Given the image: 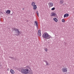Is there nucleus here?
I'll use <instances>...</instances> for the list:
<instances>
[{"label": "nucleus", "instance_id": "f257e3e1", "mask_svg": "<svg viewBox=\"0 0 74 74\" xmlns=\"http://www.w3.org/2000/svg\"><path fill=\"white\" fill-rule=\"evenodd\" d=\"M12 30H13V31H15V33L16 34H14V36H19L20 34L22 32H20L19 30L17 29H16L15 28H12Z\"/></svg>", "mask_w": 74, "mask_h": 74}, {"label": "nucleus", "instance_id": "f03ea898", "mask_svg": "<svg viewBox=\"0 0 74 74\" xmlns=\"http://www.w3.org/2000/svg\"><path fill=\"white\" fill-rule=\"evenodd\" d=\"M42 37H43V38H46L45 40L49 39V38H52V37L47 33H45L44 34H43Z\"/></svg>", "mask_w": 74, "mask_h": 74}, {"label": "nucleus", "instance_id": "7ed1b4c3", "mask_svg": "<svg viewBox=\"0 0 74 74\" xmlns=\"http://www.w3.org/2000/svg\"><path fill=\"white\" fill-rule=\"evenodd\" d=\"M21 72L22 73L27 74L30 73V71L28 69H22L21 70Z\"/></svg>", "mask_w": 74, "mask_h": 74}, {"label": "nucleus", "instance_id": "20e7f679", "mask_svg": "<svg viewBox=\"0 0 74 74\" xmlns=\"http://www.w3.org/2000/svg\"><path fill=\"white\" fill-rule=\"evenodd\" d=\"M62 72H67V68L64 67L62 69Z\"/></svg>", "mask_w": 74, "mask_h": 74}, {"label": "nucleus", "instance_id": "39448f33", "mask_svg": "<svg viewBox=\"0 0 74 74\" xmlns=\"http://www.w3.org/2000/svg\"><path fill=\"white\" fill-rule=\"evenodd\" d=\"M51 16H55L56 15V14L55 13L52 12V13H51Z\"/></svg>", "mask_w": 74, "mask_h": 74}, {"label": "nucleus", "instance_id": "423d86ee", "mask_svg": "<svg viewBox=\"0 0 74 74\" xmlns=\"http://www.w3.org/2000/svg\"><path fill=\"white\" fill-rule=\"evenodd\" d=\"M49 7H53V3L50 2L49 3Z\"/></svg>", "mask_w": 74, "mask_h": 74}, {"label": "nucleus", "instance_id": "0eeeda50", "mask_svg": "<svg viewBox=\"0 0 74 74\" xmlns=\"http://www.w3.org/2000/svg\"><path fill=\"white\" fill-rule=\"evenodd\" d=\"M68 16H69V14H64V18H66V17H67Z\"/></svg>", "mask_w": 74, "mask_h": 74}, {"label": "nucleus", "instance_id": "6e6552de", "mask_svg": "<svg viewBox=\"0 0 74 74\" xmlns=\"http://www.w3.org/2000/svg\"><path fill=\"white\" fill-rule=\"evenodd\" d=\"M6 14H10V13H11V11L10 10H8L6 11Z\"/></svg>", "mask_w": 74, "mask_h": 74}, {"label": "nucleus", "instance_id": "1a4fd4ad", "mask_svg": "<svg viewBox=\"0 0 74 74\" xmlns=\"http://www.w3.org/2000/svg\"><path fill=\"white\" fill-rule=\"evenodd\" d=\"M10 72L12 74H14L15 73V71L12 69H11L10 70Z\"/></svg>", "mask_w": 74, "mask_h": 74}, {"label": "nucleus", "instance_id": "9d476101", "mask_svg": "<svg viewBox=\"0 0 74 74\" xmlns=\"http://www.w3.org/2000/svg\"><path fill=\"white\" fill-rule=\"evenodd\" d=\"M26 68H27V69H29V70H31V68H30V67L29 66H26Z\"/></svg>", "mask_w": 74, "mask_h": 74}, {"label": "nucleus", "instance_id": "9b49d317", "mask_svg": "<svg viewBox=\"0 0 74 74\" xmlns=\"http://www.w3.org/2000/svg\"><path fill=\"white\" fill-rule=\"evenodd\" d=\"M53 19L54 21L56 22H58V19L56 18H54Z\"/></svg>", "mask_w": 74, "mask_h": 74}, {"label": "nucleus", "instance_id": "f8f14e48", "mask_svg": "<svg viewBox=\"0 0 74 74\" xmlns=\"http://www.w3.org/2000/svg\"><path fill=\"white\" fill-rule=\"evenodd\" d=\"M33 8L34 10H36L37 9V5H34L33 6Z\"/></svg>", "mask_w": 74, "mask_h": 74}, {"label": "nucleus", "instance_id": "ddd939ff", "mask_svg": "<svg viewBox=\"0 0 74 74\" xmlns=\"http://www.w3.org/2000/svg\"><path fill=\"white\" fill-rule=\"evenodd\" d=\"M34 25L35 26H36V25H38V23H37V21H36L34 22Z\"/></svg>", "mask_w": 74, "mask_h": 74}, {"label": "nucleus", "instance_id": "4468645a", "mask_svg": "<svg viewBox=\"0 0 74 74\" xmlns=\"http://www.w3.org/2000/svg\"><path fill=\"white\" fill-rule=\"evenodd\" d=\"M34 5H35V3L34 2H33L32 3V6H34Z\"/></svg>", "mask_w": 74, "mask_h": 74}, {"label": "nucleus", "instance_id": "2eb2a0df", "mask_svg": "<svg viewBox=\"0 0 74 74\" xmlns=\"http://www.w3.org/2000/svg\"><path fill=\"white\" fill-rule=\"evenodd\" d=\"M60 1V4H63V1L62 0Z\"/></svg>", "mask_w": 74, "mask_h": 74}, {"label": "nucleus", "instance_id": "dca6fc26", "mask_svg": "<svg viewBox=\"0 0 74 74\" xmlns=\"http://www.w3.org/2000/svg\"><path fill=\"white\" fill-rule=\"evenodd\" d=\"M36 14L38 16H39V14H38V11H36Z\"/></svg>", "mask_w": 74, "mask_h": 74}, {"label": "nucleus", "instance_id": "f3484780", "mask_svg": "<svg viewBox=\"0 0 74 74\" xmlns=\"http://www.w3.org/2000/svg\"><path fill=\"white\" fill-rule=\"evenodd\" d=\"M55 10V7L51 9L52 11H53V10Z\"/></svg>", "mask_w": 74, "mask_h": 74}, {"label": "nucleus", "instance_id": "a211bd4d", "mask_svg": "<svg viewBox=\"0 0 74 74\" xmlns=\"http://www.w3.org/2000/svg\"><path fill=\"white\" fill-rule=\"evenodd\" d=\"M38 36H41V33H38Z\"/></svg>", "mask_w": 74, "mask_h": 74}, {"label": "nucleus", "instance_id": "6ab92c4d", "mask_svg": "<svg viewBox=\"0 0 74 74\" xmlns=\"http://www.w3.org/2000/svg\"><path fill=\"white\" fill-rule=\"evenodd\" d=\"M62 22H65V21L64 20V19H62Z\"/></svg>", "mask_w": 74, "mask_h": 74}, {"label": "nucleus", "instance_id": "aec40b11", "mask_svg": "<svg viewBox=\"0 0 74 74\" xmlns=\"http://www.w3.org/2000/svg\"><path fill=\"white\" fill-rule=\"evenodd\" d=\"M13 13H14V12H13V11L11 12V14H10V15H12V14H13Z\"/></svg>", "mask_w": 74, "mask_h": 74}, {"label": "nucleus", "instance_id": "412c9836", "mask_svg": "<svg viewBox=\"0 0 74 74\" xmlns=\"http://www.w3.org/2000/svg\"><path fill=\"white\" fill-rule=\"evenodd\" d=\"M41 33V31L40 30H39L38 31V33Z\"/></svg>", "mask_w": 74, "mask_h": 74}, {"label": "nucleus", "instance_id": "4be33fe9", "mask_svg": "<svg viewBox=\"0 0 74 74\" xmlns=\"http://www.w3.org/2000/svg\"><path fill=\"white\" fill-rule=\"evenodd\" d=\"M9 58H10L11 59H14V57H10V56H9Z\"/></svg>", "mask_w": 74, "mask_h": 74}, {"label": "nucleus", "instance_id": "5701e85b", "mask_svg": "<svg viewBox=\"0 0 74 74\" xmlns=\"http://www.w3.org/2000/svg\"><path fill=\"white\" fill-rule=\"evenodd\" d=\"M45 51L46 52H47V51H48L47 50V49L46 48H45Z\"/></svg>", "mask_w": 74, "mask_h": 74}, {"label": "nucleus", "instance_id": "b1692460", "mask_svg": "<svg viewBox=\"0 0 74 74\" xmlns=\"http://www.w3.org/2000/svg\"><path fill=\"white\" fill-rule=\"evenodd\" d=\"M43 61L44 62H46V63H47V62H48L46 60H44Z\"/></svg>", "mask_w": 74, "mask_h": 74}, {"label": "nucleus", "instance_id": "393cba45", "mask_svg": "<svg viewBox=\"0 0 74 74\" xmlns=\"http://www.w3.org/2000/svg\"><path fill=\"white\" fill-rule=\"evenodd\" d=\"M36 27H37V29H38V24L36 25Z\"/></svg>", "mask_w": 74, "mask_h": 74}, {"label": "nucleus", "instance_id": "a878e982", "mask_svg": "<svg viewBox=\"0 0 74 74\" xmlns=\"http://www.w3.org/2000/svg\"><path fill=\"white\" fill-rule=\"evenodd\" d=\"M46 63V65H48V62Z\"/></svg>", "mask_w": 74, "mask_h": 74}, {"label": "nucleus", "instance_id": "bb28decb", "mask_svg": "<svg viewBox=\"0 0 74 74\" xmlns=\"http://www.w3.org/2000/svg\"><path fill=\"white\" fill-rule=\"evenodd\" d=\"M30 74H33V73H30Z\"/></svg>", "mask_w": 74, "mask_h": 74}, {"label": "nucleus", "instance_id": "cd10ccee", "mask_svg": "<svg viewBox=\"0 0 74 74\" xmlns=\"http://www.w3.org/2000/svg\"><path fill=\"white\" fill-rule=\"evenodd\" d=\"M23 10H24V8H23Z\"/></svg>", "mask_w": 74, "mask_h": 74}, {"label": "nucleus", "instance_id": "c85d7f7f", "mask_svg": "<svg viewBox=\"0 0 74 74\" xmlns=\"http://www.w3.org/2000/svg\"><path fill=\"white\" fill-rule=\"evenodd\" d=\"M8 69H9L8 68Z\"/></svg>", "mask_w": 74, "mask_h": 74}]
</instances>
